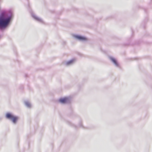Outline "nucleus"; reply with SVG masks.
<instances>
[{
	"label": "nucleus",
	"mask_w": 152,
	"mask_h": 152,
	"mask_svg": "<svg viewBox=\"0 0 152 152\" xmlns=\"http://www.w3.org/2000/svg\"><path fill=\"white\" fill-rule=\"evenodd\" d=\"M26 104L28 107H30V104L28 102H26Z\"/></svg>",
	"instance_id": "obj_7"
},
{
	"label": "nucleus",
	"mask_w": 152,
	"mask_h": 152,
	"mask_svg": "<svg viewBox=\"0 0 152 152\" xmlns=\"http://www.w3.org/2000/svg\"><path fill=\"white\" fill-rule=\"evenodd\" d=\"M11 19L10 16L7 17L5 12H2L0 15V28H5L9 24Z\"/></svg>",
	"instance_id": "obj_1"
},
{
	"label": "nucleus",
	"mask_w": 152,
	"mask_h": 152,
	"mask_svg": "<svg viewBox=\"0 0 152 152\" xmlns=\"http://www.w3.org/2000/svg\"><path fill=\"white\" fill-rule=\"evenodd\" d=\"M68 100V98L66 97H65L63 98L60 99L59 100V101L62 103H65L67 102Z\"/></svg>",
	"instance_id": "obj_3"
},
{
	"label": "nucleus",
	"mask_w": 152,
	"mask_h": 152,
	"mask_svg": "<svg viewBox=\"0 0 152 152\" xmlns=\"http://www.w3.org/2000/svg\"><path fill=\"white\" fill-rule=\"evenodd\" d=\"M74 61V60H71L70 61H69L66 64L67 65L70 64H72V63Z\"/></svg>",
	"instance_id": "obj_6"
},
{
	"label": "nucleus",
	"mask_w": 152,
	"mask_h": 152,
	"mask_svg": "<svg viewBox=\"0 0 152 152\" xmlns=\"http://www.w3.org/2000/svg\"><path fill=\"white\" fill-rule=\"evenodd\" d=\"M111 60L113 61V62L116 65H117V63L116 61L115 60V59L113 58H111Z\"/></svg>",
	"instance_id": "obj_5"
},
{
	"label": "nucleus",
	"mask_w": 152,
	"mask_h": 152,
	"mask_svg": "<svg viewBox=\"0 0 152 152\" xmlns=\"http://www.w3.org/2000/svg\"><path fill=\"white\" fill-rule=\"evenodd\" d=\"M7 118L12 119L13 122L15 123L18 119V117L12 115L10 113H7L6 115Z\"/></svg>",
	"instance_id": "obj_2"
},
{
	"label": "nucleus",
	"mask_w": 152,
	"mask_h": 152,
	"mask_svg": "<svg viewBox=\"0 0 152 152\" xmlns=\"http://www.w3.org/2000/svg\"><path fill=\"white\" fill-rule=\"evenodd\" d=\"M75 37L78 39L81 40H85L87 39L86 38L80 36H76Z\"/></svg>",
	"instance_id": "obj_4"
}]
</instances>
